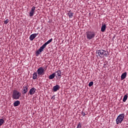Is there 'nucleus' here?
Returning <instances> with one entry per match:
<instances>
[{"instance_id": "9", "label": "nucleus", "mask_w": 128, "mask_h": 128, "mask_svg": "<svg viewBox=\"0 0 128 128\" xmlns=\"http://www.w3.org/2000/svg\"><path fill=\"white\" fill-rule=\"evenodd\" d=\"M20 104V102L19 100H16L14 103V106H18Z\"/></svg>"}, {"instance_id": "26", "label": "nucleus", "mask_w": 128, "mask_h": 128, "mask_svg": "<svg viewBox=\"0 0 128 128\" xmlns=\"http://www.w3.org/2000/svg\"><path fill=\"white\" fill-rule=\"evenodd\" d=\"M34 92H36V88H32V93L34 94Z\"/></svg>"}, {"instance_id": "16", "label": "nucleus", "mask_w": 128, "mask_h": 128, "mask_svg": "<svg viewBox=\"0 0 128 128\" xmlns=\"http://www.w3.org/2000/svg\"><path fill=\"white\" fill-rule=\"evenodd\" d=\"M68 15L69 16V18H72V16H74V13L70 12L68 13Z\"/></svg>"}, {"instance_id": "21", "label": "nucleus", "mask_w": 128, "mask_h": 128, "mask_svg": "<svg viewBox=\"0 0 128 128\" xmlns=\"http://www.w3.org/2000/svg\"><path fill=\"white\" fill-rule=\"evenodd\" d=\"M29 94H30V96H32V88L29 92Z\"/></svg>"}, {"instance_id": "13", "label": "nucleus", "mask_w": 128, "mask_h": 128, "mask_svg": "<svg viewBox=\"0 0 128 128\" xmlns=\"http://www.w3.org/2000/svg\"><path fill=\"white\" fill-rule=\"evenodd\" d=\"M127 100H128V95L126 94L125 96H124V97L123 98L124 102H126Z\"/></svg>"}, {"instance_id": "10", "label": "nucleus", "mask_w": 128, "mask_h": 128, "mask_svg": "<svg viewBox=\"0 0 128 128\" xmlns=\"http://www.w3.org/2000/svg\"><path fill=\"white\" fill-rule=\"evenodd\" d=\"M106 28V24H102L101 28V32H104Z\"/></svg>"}, {"instance_id": "4", "label": "nucleus", "mask_w": 128, "mask_h": 128, "mask_svg": "<svg viewBox=\"0 0 128 128\" xmlns=\"http://www.w3.org/2000/svg\"><path fill=\"white\" fill-rule=\"evenodd\" d=\"M86 36L87 40H92L96 36V32L94 31H88L86 32Z\"/></svg>"}, {"instance_id": "11", "label": "nucleus", "mask_w": 128, "mask_h": 128, "mask_svg": "<svg viewBox=\"0 0 128 128\" xmlns=\"http://www.w3.org/2000/svg\"><path fill=\"white\" fill-rule=\"evenodd\" d=\"M126 74H128L126 72H125L124 74H122V75L121 76V80H124V78H126Z\"/></svg>"}, {"instance_id": "24", "label": "nucleus", "mask_w": 128, "mask_h": 128, "mask_svg": "<svg viewBox=\"0 0 128 128\" xmlns=\"http://www.w3.org/2000/svg\"><path fill=\"white\" fill-rule=\"evenodd\" d=\"M82 114L83 116H86V113L84 112V111H82Z\"/></svg>"}, {"instance_id": "19", "label": "nucleus", "mask_w": 128, "mask_h": 128, "mask_svg": "<svg viewBox=\"0 0 128 128\" xmlns=\"http://www.w3.org/2000/svg\"><path fill=\"white\" fill-rule=\"evenodd\" d=\"M36 36H38V34H32V40H34V38H36Z\"/></svg>"}, {"instance_id": "27", "label": "nucleus", "mask_w": 128, "mask_h": 128, "mask_svg": "<svg viewBox=\"0 0 128 128\" xmlns=\"http://www.w3.org/2000/svg\"><path fill=\"white\" fill-rule=\"evenodd\" d=\"M35 9H36V8L35 7H33L32 8V11L34 12V10Z\"/></svg>"}, {"instance_id": "5", "label": "nucleus", "mask_w": 128, "mask_h": 128, "mask_svg": "<svg viewBox=\"0 0 128 128\" xmlns=\"http://www.w3.org/2000/svg\"><path fill=\"white\" fill-rule=\"evenodd\" d=\"M124 114H122L118 116L116 119V124H122V120H124Z\"/></svg>"}, {"instance_id": "3", "label": "nucleus", "mask_w": 128, "mask_h": 128, "mask_svg": "<svg viewBox=\"0 0 128 128\" xmlns=\"http://www.w3.org/2000/svg\"><path fill=\"white\" fill-rule=\"evenodd\" d=\"M22 96V93L17 90H14L12 92V100H20V98Z\"/></svg>"}, {"instance_id": "25", "label": "nucleus", "mask_w": 128, "mask_h": 128, "mask_svg": "<svg viewBox=\"0 0 128 128\" xmlns=\"http://www.w3.org/2000/svg\"><path fill=\"white\" fill-rule=\"evenodd\" d=\"M30 40H32V34L30 36Z\"/></svg>"}, {"instance_id": "8", "label": "nucleus", "mask_w": 128, "mask_h": 128, "mask_svg": "<svg viewBox=\"0 0 128 128\" xmlns=\"http://www.w3.org/2000/svg\"><path fill=\"white\" fill-rule=\"evenodd\" d=\"M60 88V86L58 85H56L53 86L52 90L54 92H58Z\"/></svg>"}, {"instance_id": "2", "label": "nucleus", "mask_w": 128, "mask_h": 128, "mask_svg": "<svg viewBox=\"0 0 128 128\" xmlns=\"http://www.w3.org/2000/svg\"><path fill=\"white\" fill-rule=\"evenodd\" d=\"M108 56V50H100L96 52V56L97 58H104V56Z\"/></svg>"}, {"instance_id": "18", "label": "nucleus", "mask_w": 128, "mask_h": 128, "mask_svg": "<svg viewBox=\"0 0 128 128\" xmlns=\"http://www.w3.org/2000/svg\"><path fill=\"white\" fill-rule=\"evenodd\" d=\"M8 22H10V20H8V19H6V20H5L4 21V24H8Z\"/></svg>"}, {"instance_id": "6", "label": "nucleus", "mask_w": 128, "mask_h": 128, "mask_svg": "<svg viewBox=\"0 0 128 128\" xmlns=\"http://www.w3.org/2000/svg\"><path fill=\"white\" fill-rule=\"evenodd\" d=\"M55 76H56L57 80H60L62 78V71L60 70H58L54 72Z\"/></svg>"}, {"instance_id": "20", "label": "nucleus", "mask_w": 128, "mask_h": 128, "mask_svg": "<svg viewBox=\"0 0 128 128\" xmlns=\"http://www.w3.org/2000/svg\"><path fill=\"white\" fill-rule=\"evenodd\" d=\"M93 84H94V82H90L89 83L88 86H93Z\"/></svg>"}, {"instance_id": "23", "label": "nucleus", "mask_w": 128, "mask_h": 128, "mask_svg": "<svg viewBox=\"0 0 128 128\" xmlns=\"http://www.w3.org/2000/svg\"><path fill=\"white\" fill-rule=\"evenodd\" d=\"M30 16H32V8L31 10L30 13Z\"/></svg>"}, {"instance_id": "15", "label": "nucleus", "mask_w": 128, "mask_h": 128, "mask_svg": "<svg viewBox=\"0 0 128 128\" xmlns=\"http://www.w3.org/2000/svg\"><path fill=\"white\" fill-rule=\"evenodd\" d=\"M4 124V119H0V126H2Z\"/></svg>"}, {"instance_id": "22", "label": "nucleus", "mask_w": 128, "mask_h": 128, "mask_svg": "<svg viewBox=\"0 0 128 128\" xmlns=\"http://www.w3.org/2000/svg\"><path fill=\"white\" fill-rule=\"evenodd\" d=\"M76 128H82V124H80V123L79 122V124L78 125Z\"/></svg>"}, {"instance_id": "1", "label": "nucleus", "mask_w": 128, "mask_h": 128, "mask_svg": "<svg viewBox=\"0 0 128 128\" xmlns=\"http://www.w3.org/2000/svg\"><path fill=\"white\" fill-rule=\"evenodd\" d=\"M52 42V38H51L46 42H45L42 46H40V48L36 52V56H38V55L40 54L42 52H44V50L46 48V46H48V44H50Z\"/></svg>"}, {"instance_id": "14", "label": "nucleus", "mask_w": 128, "mask_h": 128, "mask_svg": "<svg viewBox=\"0 0 128 128\" xmlns=\"http://www.w3.org/2000/svg\"><path fill=\"white\" fill-rule=\"evenodd\" d=\"M28 92V88L24 87L23 89V94H26Z\"/></svg>"}, {"instance_id": "7", "label": "nucleus", "mask_w": 128, "mask_h": 128, "mask_svg": "<svg viewBox=\"0 0 128 128\" xmlns=\"http://www.w3.org/2000/svg\"><path fill=\"white\" fill-rule=\"evenodd\" d=\"M44 69L42 67H40L38 70V74L39 76H42L44 74Z\"/></svg>"}, {"instance_id": "12", "label": "nucleus", "mask_w": 128, "mask_h": 128, "mask_svg": "<svg viewBox=\"0 0 128 128\" xmlns=\"http://www.w3.org/2000/svg\"><path fill=\"white\" fill-rule=\"evenodd\" d=\"M54 76H56L54 75V73H53L51 75H50L48 78L50 80H52V78H54Z\"/></svg>"}, {"instance_id": "17", "label": "nucleus", "mask_w": 128, "mask_h": 128, "mask_svg": "<svg viewBox=\"0 0 128 128\" xmlns=\"http://www.w3.org/2000/svg\"><path fill=\"white\" fill-rule=\"evenodd\" d=\"M38 76V74L36 72H34L33 74V80H36V77Z\"/></svg>"}]
</instances>
